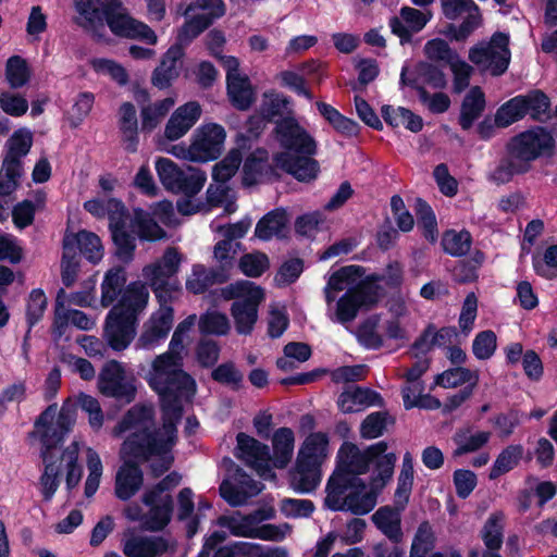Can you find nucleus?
Listing matches in <instances>:
<instances>
[{"instance_id": "obj_37", "label": "nucleus", "mask_w": 557, "mask_h": 557, "mask_svg": "<svg viewBox=\"0 0 557 557\" xmlns=\"http://www.w3.org/2000/svg\"><path fill=\"white\" fill-rule=\"evenodd\" d=\"M443 250L453 257L466 256L472 245L471 233L467 230L459 232L455 230H447L444 232L441 240Z\"/></svg>"}, {"instance_id": "obj_14", "label": "nucleus", "mask_w": 557, "mask_h": 557, "mask_svg": "<svg viewBox=\"0 0 557 557\" xmlns=\"http://www.w3.org/2000/svg\"><path fill=\"white\" fill-rule=\"evenodd\" d=\"M236 442L234 455L237 459L256 470L262 479L275 476L271 466L270 447L267 444L244 432L236 435Z\"/></svg>"}, {"instance_id": "obj_6", "label": "nucleus", "mask_w": 557, "mask_h": 557, "mask_svg": "<svg viewBox=\"0 0 557 557\" xmlns=\"http://www.w3.org/2000/svg\"><path fill=\"white\" fill-rule=\"evenodd\" d=\"M387 447L385 441H380L360 450L356 444L344 442L337 451L334 470L352 480L359 485V488L366 491V483L359 475L368 473L374 460L384 454Z\"/></svg>"}, {"instance_id": "obj_38", "label": "nucleus", "mask_w": 557, "mask_h": 557, "mask_svg": "<svg viewBox=\"0 0 557 557\" xmlns=\"http://www.w3.org/2000/svg\"><path fill=\"white\" fill-rule=\"evenodd\" d=\"M59 463L66 462L65 483L69 491L78 485L83 476V468L78 463V443L73 442L57 456Z\"/></svg>"}, {"instance_id": "obj_24", "label": "nucleus", "mask_w": 557, "mask_h": 557, "mask_svg": "<svg viewBox=\"0 0 557 557\" xmlns=\"http://www.w3.org/2000/svg\"><path fill=\"white\" fill-rule=\"evenodd\" d=\"M159 401L162 421V428L160 430L162 432V436L170 444L175 446L178 440L177 425L180 424L184 413L183 403L181 400L172 399H159Z\"/></svg>"}, {"instance_id": "obj_50", "label": "nucleus", "mask_w": 557, "mask_h": 557, "mask_svg": "<svg viewBox=\"0 0 557 557\" xmlns=\"http://www.w3.org/2000/svg\"><path fill=\"white\" fill-rule=\"evenodd\" d=\"M5 78L11 88L17 89L26 85L30 78L28 64L21 55H12L7 60Z\"/></svg>"}, {"instance_id": "obj_28", "label": "nucleus", "mask_w": 557, "mask_h": 557, "mask_svg": "<svg viewBox=\"0 0 557 557\" xmlns=\"http://www.w3.org/2000/svg\"><path fill=\"white\" fill-rule=\"evenodd\" d=\"M228 99L234 108L248 110L255 101V94L247 76H230L226 81Z\"/></svg>"}, {"instance_id": "obj_18", "label": "nucleus", "mask_w": 557, "mask_h": 557, "mask_svg": "<svg viewBox=\"0 0 557 557\" xmlns=\"http://www.w3.org/2000/svg\"><path fill=\"white\" fill-rule=\"evenodd\" d=\"M63 249L72 253L76 252V249H78L81 255L92 264H97L103 257V247L100 237L86 230L65 234L63 238Z\"/></svg>"}, {"instance_id": "obj_15", "label": "nucleus", "mask_w": 557, "mask_h": 557, "mask_svg": "<svg viewBox=\"0 0 557 557\" xmlns=\"http://www.w3.org/2000/svg\"><path fill=\"white\" fill-rule=\"evenodd\" d=\"M138 320L110 310L106 317L102 336L114 351H123L136 336Z\"/></svg>"}, {"instance_id": "obj_11", "label": "nucleus", "mask_w": 557, "mask_h": 557, "mask_svg": "<svg viewBox=\"0 0 557 557\" xmlns=\"http://www.w3.org/2000/svg\"><path fill=\"white\" fill-rule=\"evenodd\" d=\"M226 132L216 123L206 124L194 134V140L187 149L181 148L183 158L193 162L216 160L223 150Z\"/></svg>"}, {"instance_id": "obj_7", "label": "nucleus", "mask_w": 557, "mask_h": 557, "mask_svg": "<svg viewBox=\"0 0 557 557\" xmlns=\"http://www.w3.org/2000/svg\"><path fill=\"white\" fill-rule=\"evenodd\" d=\"M170 444L159 429L143 426L131 433L121 446V455L125 460H136L138 465L150 461L157 455L171 453Z\"/></svg>"}, {"instance_id": "obj_52", "label": "nucleus", "mask_w": 557, "mask_h": 557, "mask_svg": "<svg viewBox=\"0 0 557 557\" xmlns=\"http://www.w3.org/2000/svg\"><path fill=\"white\" fill-rule=\"evenodd\" d=\"M33 139V133L28 128L14 131L5 143V156L23 160L32 149Z\"/></svg>"}, {"instance_id": "obj_3", "label": "nucleus", "mask_w": 557, "mask_h": 557, "mask_svg": "<svg viewBox=\"0 0 557 557\" xmlns=\"http://www.w3.org/2000/svg\"><path fill=\"white\" fill-rule=\"evenodd\" d=\"M376 505V495L364 492L352 480L333 471L325 485L323 507L331 511H348L356 517L348 522H366L359 516L372 511Z\"/></svg>"}, {"instance_id": "obj_32", "label": "nucleus", "mask_w": 557, "mask_h": 557, "mask_svg": "<svg viewBox=\"0 0 557 557\" xmlns=\"http://www.w3.org/2000/svg\"><path fill=\"white\" fill-rule=\"evenodd\" d=\"M418 228L422 236L431 244L438 237L437 220L433 208L423 198H417L414 203Z\"/></svg>"}, {"instance_id": "obj_43", "label": "nucleus", "mask_w": 557, "mask_h": 557, "mask_svg": "<svg viewBox=\"0 0 557 557\" xmlns=\"http://www.w3.org/2000/svg\"><path fill=\"white\" fill-rule=\"evenodd\" d=\"M531 165L527 162H520L516 158L508 154L506 158H502L491 173L490 180L497 185L509 183L512 177L517 174H524L529 172Z\"/></svg>"}, {"instance_id": "obj_63", "label": "nucleus", "mask_w": 557, "mask_h": 557, "mask_svg": "<svg viewBox=\"0 0 557 557\" xmlns=\"http://www.w3.org/2000/svg\"><path fill=\"white\" fill-rule=\"evenodd\" d=\"M364 269L361 265H346L333 272L327 281V288L334 292H341L345 288L346 283H351L356 278L361 277Z\"/></svg>"}, {"instance_id": "obj_53", "label": "nucleus", "mask_w": 557, "mask_h": 557, "mask_svg": "<svg viewBox=\"0 0 557 557\" xmlns=\"http://www.w3.org/2000/svg\"><path fill=\"white\" fill-rule=\"evenodd\" d=\"M48 299L41 288H34L26 299L25 319L29 329L37 325L44 318Z\"/></svg>"}, {"instance_id": "obj_45", "label": "nucleus", "mask_w": 557, "mask_h": 557, "mask_svg": "<svg viewBox=\"0 0 557 557\" xmlns=\"http://www.w3.org/2000/svg\"><path fill=\"white\" fill-rule=\"evenodd\" d=\"M471 382H479L478 371H471L463 367H454L445 370L435 376L434 383L444 388H453L462 384H470Z\"/></svg>"}, {"instance_id": "obj_59", "label": "nucleus", "mask_w": 557, "mask_h": 557, "mask_svg": "<svg viewBox=\"0 0 557 557\" xmlns=\"http://www.w3.org/2000/svg\"><path fill=\"white\" fill-rule=\"evenodd\" d=\"M496 125L497 127L505 128L522 120L525 115L522 110V106L519 102L518 96L504 102L496 110Z\"/></svg>"}, {"instance_id": "obj_4", "label": "nucleus", "mask_w": 557, "mask_h": 557, "mask_svg": "<svg viewBox=\"0 0 557 557\" xmlns=\"http://www.w3.org/2000/svg\"><path fill=\"white\" fill-rule=\"evenodd\" d=\"M183 260L176 247H168L160 259L143 269V276L149 285L160 308H173L172 302L182 293L181 282L175 277Z\"/></svg>"}, {"instance_id": "obj_13", "label": "nucleus", "mask_w": 557, "mask_h": 557, "mask_svg": "<svg viewBox=\"0 0 557 557\" xmlns=\"http://www.w3.org/2000/svg\"><path fill=\"white\" fill-rule=\"evenodd\" d=\"M99 392L125 404H131L136 398L137 388L134 379L126 380L125 369L117 360L107 361L98 375Z\"/></svg>"}, {"instance_id": "obj_9", "label": "nucleus", "mask_w": 557, "mask_h": 557, "mask_svg": "<svg viewBox=\"0 0 557 557\" xmlns=\"http://www.w3.org/2000/svg\"><path fill=\"white\" fill-rule=\"evenodd\" d=\"M104 22L117 37L141 40L150 46L158 42L154 30L146 23L131 16L125 11L122 0H107Z\"/></svg>"}, {"instance_id": "obj_35", "label": "nucleus", "mask_w": 557, "mask_h": 557, "mask_svg": "<svg viewBox=\"0 0 557 557\" xmlns=\"http://www.w3.org/2000/svg\"><path fill=\"white\" fill-rule=\"evenodd\" d=\"M153 420V410L146 405H135L129 408L114 425L112 434L120 437L125 432Z\"/></svg>"}, {"instance_id": "obj_40", "label": "nucleus", "mask_w": 557, "mask_h": 557, "mask_svg": "<svg viewBox=\"0 0 557 557\" xmlns=\"http://www.w3.org/2000/svg\"><path fill=\"white\" fill-rule=\"evenodd\" d=\"M198 329L202 335L225 336L231 330V324L225 313L208 310L200 315Z\"/></svg>"}, {"instance_id": "obj_20", "label": "nucleus", "mask_w": 557, "mask_h": 557, "mask_svg": "<svg viewBox=\"0 0 557 557\" xmlns=\"http://www.w3.org/2000/svg\"><path fill=\"white\" fill-rule=\"evenodd\" d=\"M144 472L136 460H125L116 472L114 492L121 500L131 499L143 486Z\"/></svg>"}, {"instance_id": "obj_47", "label": "nucleus", "mask_w": 557, "mask_h": 557, "mask_svg": "<svg viewBox=\"0 0 557 557\" xmlns=\"http://www.w3.org/2000/svg\"><path fill=\"white\" fill-rule=\"evenodd\" d=\"M211 379L232 391L237 392L243 387L244 374L233 361L222 362L211 372Z\"/></svg>"}, {"instance_id": "obj_16", "label": "nucleus", "mask_w": 557, "mask_h": 557, "mask_svg": "<svg viewBox=\"0 0 557 557\" xmlns=\"http://www.w3.org/2000/svg\"><path fill=\"white\" fill-rule=\"evenodd\" d=\"M150 388L156 392L159 399L183 400L196 394L195 379L186 371H175L157 381L149 382Z\"/></svg>"}, {"instance_id": "obj_51", "label": "nucleus", "mask_w": 557, "mask_h": 557, "mask_svg": "<svg viewBox=\"0 0 557 557\" xmlns=\"http://www.w3.org/2000/svg\"><path fill=\"white\" fill-rule=\"evenodd\" d=\"M162 547V540L131 539L125 543L123 552L127 557H154L163 550Z\"/></svg>"}, {"instance_id": "obj_31", "label": "nucleus", "mask_w": 557, "mask_h": 557, "mask_svg": "<svg viewBox=\"0 0 557 557\" xmlns=\"http://www.w3.org/2000/svg\"><path fill=\"white\" fill-rule=\"evenodd\" d=\"M23 173V161L4 154L0 170V196L14 193L20 187Z\"/></svg>"}, {"instance_id": "obj_19", "label": "nucleus", "mask_w": 557, "mask_h": 557, "mask_svg": "<svg viewBox=\"0 0 557 557\" xmlns=\"http://www.w3.org/2000/svg\"><path fill=\"white\" fill-rule=\"evenodd\" d=\"M148 299L149 292L146 284L141 281H134L126 286L111 310L138 320V315L146 308Z\"/></svg>"}, {"instance_id": "obj_27", "label": "nucleus", "mask_w": 557, "mask_h": 557, "mask_svg": "<svg viewBox=\"0 0 557 557\" xmlns=\"http://www.w3.org/2000/svg\"><path fill=\"white\" fill-rule=\"evenodd\" d=\"M485 104V95L481 87H472L461 102L459 125L463 131L472 127L484 111Z\"/></svg>"}, {"instance_id": "obj_10", "label": "nucleus", "mask_w": 557, "mask_h": 557, "mask_svg": "<svg viewBox=\"0 0 557 557\" xmlns=\"http://www.w3.org/2000/svg\"><path fill=\"white\" fill-rule=\"evenodd\" d=\"M506 148L510 157L530 164L542 156H552L555 139L547 128L536 126L515 135Z\"/></svg>"}, {"instance_id": "obj_55", "label": "nucleus", "mask_w": 557, "mask_h": 557, "mask_svg": "<svg viewBox=\"0 0 557 557\" xmlns=\"http://www.w3.org/2000/svg\"><path fill=\"white\" fill-rule=\"evenodd\" d=\"M347 290L361 309L370 310L380 301L382 287L368 282H359Z\"/></svg>"}, {"instance_id": "obj_34", "label": "nucleus", "mask_w": 557, "mask_h": 557, "mask_svg": "<svg viewBox=\"0 0 557 557\" xmlns=\"http://www.w3.org/2000/svg\"><path fill=\"white\" fill-rule=\"evenodd\" d=\"M133 225L137 228V236L141 240L157 242L165 237V231L158 224L152 215L141 209H134Z\"/></svg>"}, {"instance_id": "obj_39", "label": "nucleus", "mask_w": 557, "mask_h": 557, "mask_svg": "<svg viewBox=\"0 0 557 557\" xmlns=\"http://www.w3.org/2000/svg\"><path fill=\"white\" fill-rule=\"evenodd\" d=\"M395 422V418L386 410L371 412L360 424V436L364 440L377 438L385 433L387 424Z\"/></svg>"}, {"instance_id": "obj_29", "label": "nucleus", "mask_w": 557, "mask_h": 557, "mask_svg": "<svg viewBox=\"0 0 557 557\" xmlns=\"http://www.w3.org/2000/svg\"><path fill=\"white\" fill-rule=\"evenodd\" d=\"M524 115L533 121L544 122L549 117L550 100L541 89H532L525 95H518Z\"/></svg>"}, {"instance_id": "obj_21", "label": "nucleus", "mask_w": 557, "mask_h": 557, "mask_svg": "<svg viewBox=\"0 0 557 557\" xmlns=\"http://www.w3.org/2000/svg\"><path fill=\"white\" fill-rule=\"evenodd\" d=\"M329 438L325 433H310L304 441L297 455V467L304 469L320 468L326 456Z\"/></svg>"}, {"instance_id": "obj_2", "label": "nucleus", "mask_w": 557, "mask_h": 557, "mask_svg": "<svg viewBox=\"0 0 557 557\" xmlns=\"http://www.w3.org/2000/svg\"><path fill=\"white\" fill-rule=\"evenodd\" d=\"M274 138L284 151L273 154V165L292 175L298 182H310L319 172V162L313 159L318 145L295 116L288 115L275 121Z\"/></svg>"}, {"instance_id": "obj_30", "label": "nucleus", "mask_w": 557, "mask_h": 557, "mask_svg": "<svg viewBox=\"0 0 557 557\" xmlns=\"http://www.w3.org/2000/svg\"><path fill=\"white\" fill-rule=\"evenodd\" d=\"M84 209L97 219L108 218L109 223L128 211L121 199L111 197L108 199L94 198L84 202Z\"/></svg>"}, {"instance_id": "obj_5", "label": "nucleus", "mask_w": 557, "mask_h": 557, "mask_svg": "<svg viewBox=\"0 0 557 557\" xmlns=\"http://www.w3.org/2000/svg\"><path fill=\"white\" fill-rule=\"evenodd\" d=\"M226 300L236 299L231 306L236 332L240 335L251 334L258 320V307L264 298L262 287L251 281H237L222 288Z\"/></svg>"}, {"instance_id": "obj_49", "label": "nucleus", "mask_w": 557, "mask_h": 557, "mask_svg": "<svg viewBox=\"0 0 557 557\" xmlns=\"http://www.w3.org/2000/svg\"><path fill=\"white\" fill-rule=\"evenodd\" d=\"M86 465L88 469V476L85 481L84 495L87 498H90L98 491L103 472V466L99 454L90 447L86 450Z\"/></svg>"}, {"instance_id": "obj_56", "label": "nucleus", "mask_w": 557, "mask_h": 557, "mask_svg": "<svg viewBox=\"0 0 557 557\" xmlns=\"http://www.w3.org/2000/svg\"><path fill=\"white\" fill-rule=\"evenodd\" d=\"M290 103V99L283 94L272 92L264 95V100L260 107V112L264 121L272 123L284 117L283 112Z\"/></svg>"}, {"instance_id": "obj_48", "label": "nucleus", "mask_w": 557, "mask_h": 557, "mask_svg": "<svg viewBox=\"0 0 557 557\" xmlns=\"http://www.w3.org/2000/svg\"><path fill=\"white\" fill-rule=\"evenodd\" d=\"M107 0H75V9L85 20L86 27L103 26Z\"/></svg>"}, {"instance_id": "obj_33", "label": "nucleus", "mask_w": 557, "mask_h": 557, "mask_svg": "<svg viewBox=\"0 0 557 557\" xmlns=\"http://www.w3.org/2000/svg\"><path fill=\"white\" fill-rule=\"evenodd\" d=\"M470 428L459 429L453 440L457 445L454 450V456H462L469 453L476 451L485 446L491 437V433L487 431H479L475 434H471Z\"/></svg>"}, {"instance_id": "obj_61", "label": "nucleus", "mask_w": 557, "mask_h": 557, "mask_svg": "<svg viewBox=\"0 0 557 557\" xmlns=\"http://www.w3.org/2000/svg\"><path fill=\"white\" fill-rule=\"evenodd\" d=\"M497 348V337L492 330L479 332L472 342V352L479 360L490 359Z\"/></svg>"}, {"instance_id": "obj_41", "label": "nucleus", "mask_w": 557, "mask_h": 557, "mask_svg": "<svg viewBox=\"0 0 557 557\" xmlns=\"http://www.w3.org/2000/svg\"><path fill=\"white\" fill-rule=\"evenodd\" d=\"M206 181V172L194 166H187V172H182V175L172 193L182 194L185 197L193 198L202 189Z\"/></svg>"}, {"instance_id": "obj_54", "label": "nucleus", "mask_w": 557, "mask_h": 557, "mask_svg": "<svg viewBox=\"0 0 557 557\" xmlns=\"http://www.w3.org/2000/svg\"><path fill=\"white\" fill-rule=\"evenodd\" d=\"M238 268L244 275L256 278L270 268V260L262 251L248 252L240 257Z\"/></svg>"}, {"instance_id": "obj_64", "label": "nucleus", "mask_w": 557, "mask_h": 557, "mask_svg": "<svg viewBox=\"0 0 557 557\" xmlns=\"http://www.w3.org/2000/svg\"><path fill=\"white\" fill-rule=\"evenodd\" d=\"M424 53L431 61H443L448 64L458 59L457 52L442 38L429 40L424 46Z\"/></svg>"}, {"instance_id": "obj_8", "label": "nucleus", "mask_w": 557, "mask_h": 557, "mask_svg": "<svg viewBox=\"0 0 557 557\" xmlns=\"http://www.w3.org/2000/svg\"><path fill=\"white\" fill-rule=\"evenodd\" d=\"M104 22L117 37L141 40L150 46L158 42L154 30L146 23L131 16L125 11L122 0H107Z\"/></svg>"}, {"instance_id": "obj_58", "label": "nucleus", "mask_w": 557, "mask_h": 557, "mask_svg": "<svg viewBox=\"0 0 557 557\" xmlns=\"http://www.w3.org/2000/svg\"><path fill=\"white\" fill-rule=\"evenodd\" d=\"M156 171L164 188L172 193L184 170L171 159L160 157L156 161Z\"/></svg>"}, {"instance_id": "obj_22", "label": "nucleus", "mask_w": 557, "mask_h": 557, "mask_svg": "<svg viewBox=\"0 0 557 557\" xmlns=\"http://www.w3.org/2000/svg\"><path fill=\"white\" fill-rule=\"evenodd\" d=\"M288 216L286 210L276 208L265 213L256 224L255 236L261 240L288 238Z\"/></svg>"}, {"instance_id": "obj_25", "label": "nucleus", "mask_w": 557, "mask_h": 557, "mask_svg": "<svg viewBox=\"0 0 557 557\" xmlns=\"http://www.w3.org/2000/svg\"><path fill=\"white\" fill-rule=\"evenodd\" d=\"M272 468L285 469L290 462L294 453L295 435L293 430L287 426L278 428L272 436Z\"/></svg>"}, {"instance_id": "obj_46", "label": "nucleus", "mask_w": 557, "mask_h": 557, "mask_svg": "<svg viewBox=\"0 0 557 557\" xmlns=\"http://www.w3.org/2000/svg\"><path fill=\"white\" fill-rule=\"evenodd\" d=\"M182 366L183 358L181 354H173V351H166L162 355L157 356L152 362L151 371L148 377V383L166 376L172 372L184 371L182 369Z\"/></svg>"}, {"instance_id": "obj_36", "label": "nucleus", "mask_w": 557, "mask_h": 557, "mask_svg": "<svg viewBox=\"0 0 557 557\" xmlns=\"http://www.w3.org/2000/svg\"><path fill=\"white\" fill-rule=\"evenodd\" d=\"M523 456V446L520 444L508 445L496 457L491 471L490 479L495 480L511 471L518 466Z\"/></svg>"}, {"instance_id": "obj_26", "label": "nucleus", "mask_w": 557, "mask_h": 557, "mask_svg": "<svg viewBox=\"0 0 557 557\" xmlns=\"http://www.w3.org/2000/svg\"><path fill=\"white\" fill-rule=\"evenodd\" d=\"M127 273L124 267L116 265L109 269L101 283V305L109 307L119 299L126 288Z\"/></svg>"}, {"instance_id": "obj_60", "label": "nucleus", "mask_w": 557, "mask_h": 557, "mask_svg": "<svg viewBox=\"0 0 557 557\" xmlns=\"http://www.w3.org/2000/svg\"><path fill=\"white\" fill-rule=\"evenodd\" d=\"M396 456L394 453L386 451L374 460L375 473L371 475L373 486L383 487L392 479L394 473Z\"/></svg>"}, {"instance_id": "obj_57", "label": "nucleus", "mask_w": 557, "mask_h": 557, "mask_svg": "<svg viewBox=\"0 0 557 557\" xmlns=\"http://www.w3.org/2000/svg\"><path fill=\"white\" fill-rule=\"evenodd\" d=\"M482 23L480 10L469 13L459 26L447 24L445 35L455 41H465Z\"/></svg>"}, {"instance_id": "obj_23", "label": "nucleus", "mask_w": 557, "mask_h": 557, "mask_svg": "<svg viewBox=\"0 0 557 557\" xmlns=\"http://www.w3.org/2000/svg\"><path fill=\"white\" fill-rule=\"evenodd\" d=\"M227 527L234 536L280 542L285 539L292 524H221Z\"/></svg>"}, {"instance_id": "obj_62", "label": "nucleus", "mask_w": 557, "mask_h": 557, "mask_svg": "<svg viewBox=\"0 0 557 557\" xmlns=\"http://www.w3.org/2000/svg\"><path fill=\"white\" fill-rule=\"evenodd\" d=\"M296 472L292 474V485L297 492L310 493L320 483V468L304 469L295 467Z\"/></svg>"}, {"instance_id": "obj_1", "label": "nucleus", "mask_w": 557, "mask_h": 557, "mask_svg": "<svg viewBox=\"0 0 557 557\" xmlns=\"http://www.w3.org/2000/svg\"><path fill=\"white\" fill-rule=\"evenodd\" d=\"M77 416L76 405L65 400L58 410V404H50L34 421V428L28 432L29 440H38L44 471L39 479L40 492L44 499L50 500L62 479L61 463L54 451L60 448L65 436L72 432Z\"/></svg>"}, {"instance_id": "obj_44", "label": "nucleus", "mask_w": 557, "mask_h": 557, "mask_svg": "<svg viewBox=\"0 0 557 557\" xmlns=\"http://www.w3.org/2000/svg\"><path fill=\"white\" fill-rule=\"evenodd\" d=\"M510 37L509 34L503 32H495L488 45L496 50V60L493 66V76L503 75L509 66L511 52L509 49Z\"/></svg>"}, {"instance_id": "obj_12", "label": "nucleus", "mask_w": 557, "mask_h": 557, "mask_svg": "<svg viewBox=\"0 0 557 557\" xmlns=\"http://www.w3.org/2000/svg\"><path fill=\"white\" fill-rule=\"evenodd\" d=\"M181 475L171 472L156 483L151 488L145 491L141 503L149 508V522H172L174 512V500L166 491L178 485Z\"/></svg>"}, {"instance_id": "obj_42", "label": "nucleus", "mask_w": 557, "mask_h": 557, "mask_svg": "<svg viewBox=\"0 0 557 557\" xmlns=\"http://www.w3.org/2000/svg\"><path fill=\"white\" fill-rule=\"evenodd\" d=\"M206 181V172L194 166H187V172H182V175L172 193L182 194L185 197L193 198L202 189Z\"/></svg>"}, {"instance_id": "obj_17", "label": "nucleus", "mask_w": 557, "mask_h": 557, "mask_svg": "<svg viewBox=\"0 0 557 557\" xmlns=\"http://www.w3.org/2000/svg\"><path fill=\"white\" fill-rule=\"evenodd\" d=\"M129 212H125L112 223H108L110 236L114 246L115 257L123 263L134 260L136 250V237L127 230Z\"/></svg>"}]
</instances>
